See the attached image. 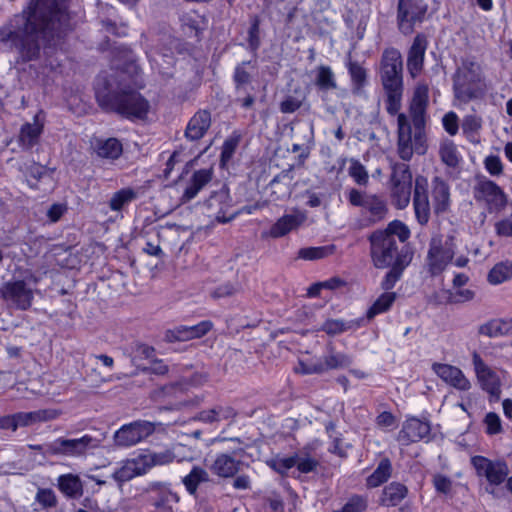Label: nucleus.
Returning a JSON list of instances; mask_svg holds the SVG:
<instances>
[{
	"label": "nucleus",
	"mask_w": 512,
	"mask_h": 512,
	"mask_svg": "<svg viewBox=\"0 0 512 512\" xmlns=\"http://www.w3.org/2000/svg\"><path fill=\"white\" fill-rule=\"evenodd\" d=\"M68 29L64 5L55 2L47 6L42 0H31L26 10L0 29V37L15 47L24 61H29L39 55L40 40L55 44Z\"/></svg>",
	"instance_id": "f257e3e1"
},
{
	"label": "nucleus",
	"mask_w": 512,
	"mask_h": 512,
	"mask_svg": "<svg viewBox=\"0 0 512 512\" xmlns=\"http://www.w3.org/2000/svg\"><path fill=\"white\" fill-rule=\"evenodd\" d=\"M429 103V87L426 84L416 85L409 105V114L414 126V134L404 113H399L398 124V154L403 160H410L413 153H425L424 127Z\"/></svg>",
	"instance_id": "f03ea898"
},
{
	"label": "nucleus",
	"mask_w": 512,
	"mask_h": 512,
	"mask_svg": "<svg viewBox=\"0 0 512 512\" xmlns=\"http://www.w3.org/2000/svg\"><path fill=\"white\" fill-rule=\"evenodd\" d=\"M408 226L400 220H393L386 229L373 232L369 236L371 259L376 268H387L397 262L403 254H410L407 250H399L395 237L400 243L410 238Z\"/></svg>",
	"instance_id": "7ed1b4c3"
},
{
	"label": "nucleus",
	"mask_w": 512,
	"mask_h": 512,
	"mask_svg": "<svg viewBox=\"0 0 512 512\" xmlns=\"http://www.w3.org/2000/svg\"><path fill=\"white\" fill-rule=\"evenodd\" d=\"M380 75L387 96L386 109L395 115L401 108L403 93L402 57L397 49L389 48L383 52Z\"/></svg>",
	"instance_id": "20e7f679"
},
{
	"label": "nucleus",
	"mask_w": 512,
	"mask_h": 512,
	"mask_svg": "<svg viewBox=\"0 0 512 512\" xmlns=\"http://www.w3.org/2000/svg\"><path fill=\"white\" fill-rule=\"evenodd\" d=\"M96 97L102 107L131 121L145 120L151 109L149 101L135 90L115 91L106 95L97 91Z\"/></svg>",
	"instance_id": "39448f33"
},
{
	"label": "nucleus",
	"mask_w": 512,
	"mask_h": 512,
	"mask_svg": "<svg viewBox=\"0 0 512 512\" xmlns=\"http://www.w3.org/2000/svg\"><path fill=\"white\" fill-rule=\"evenodd\" d=\"M489 88L478 63L466 60L458 68L453 85L454 96L458 101L468 103L472 100H482Z\"/></svg>",
	"instance_id": "423d86ee"
},
{
	"label": "nucleus",
	"mask_w": 512,
	"mask_h": 512,
	"mask_svg": "<svg viewBox=\"0 0 512 512\" xmlns=\"http://www.w3.org/2000/svg\"><path fill=\"white\" fill-rule=\"evenodd\" d=\"M39 281L40 278L32 270L26 269L19 278L14 277L1 286V297L15 308L27 310L32 305Z\"/></svg>",
	"instance_id": "0eeeda50"
},
{
	"label": "nucleus",
	"mask_w": 512,
	"mask_h": 512,
	"mask_svg": "<svg viewBox=\"0 0 512 512\" xmlns=\"http://www.w3.org/2000/svg\"><path fill=\"white\" fill-rule=\"evenodd\" d=\"M101 446V440L89 434L80 438L58 437L47 442L46 452L55 457L81 458Z\"/></svg>",
	"instance_id": "6e6552de"
},
{
	"label": "nucleus",
	"mask_w": 512,
	"mask_h": 512,
	"mask_svg": "<svg viewBox=\"0 0 512 512\" xmlns=\"http://www.w3.org/2000/svg\"><path fill=\"white\" fill-rule=\"evenodd\" d=\"M473 197L477 204L489 213H499L507 204L504 191L493 181L479 180L473 188Z\"/></svg>",
	"instance_id": "1a4fd4ad"
},
{
	"label": "nucleus",
	"mask_w": 512,
	"mask_h": 512,
	"mask_svg": "<svg viewBox=\"0 0 512 512\" xmlns=\"http://www.w3.org/2000/svg\"><path fill=\"white\" fill-rule=\"evenodd\" d=\"M391 199L394 206L404 209L411 199L412 174L408 165L395 164L391 174Z\"/></svg>",
	"instance_id": "9d476101"
},
{
	"label": "nucleus",
	"mask_w": 512,
	"mask_h": 512,
	"mask_svg": "<svg viewBox=\"0 0 512 512\" xmlns=\"http://www.w3.org/2000/svg\"><path fill=\"white\" fill-rule=\"evenodd\" d=\"M455 254L453 237L445 241L441 237H433L427 254V267L432 275L441 274L452 261Z\"/></svg>",
	"instance_id": "9b49d317"
},
{
	"label": "nucleus",
	"mask_w": 512,
	"mask_h": 512,
	"mask_svg": "<svg viewBox=\"0 0 512 512\" xmlns=\"http://www.w3.org/2000/svg\"><path fill=\"white\" fill-rule=\"evenodd\" d=\"M471 464L477 476L485 478L490 486H499L508 478L509 468L504 460L476 455L471 458Z\"/></svg>",
	"instance_id": "f8f14e48"
},
{
	"label": "nucleus",
	"mask_w": 512,
	"mask_h": 512,
	"mask_svg": "<svg viewBox=\"0 0 512 512\" xmlns=\"http://www.w3.org/2000/svg\"><path fill=\"white\" fill-rule=\"evenodd\" d=\"M155 431V424L146 420H137L128 424L122 425L114 433V442L120 447L134 446Z\"/></svg>",
	"instance_id": "ddd939ff"
},
{
	"label": "nucleus",
	"mask_w": 512,
	"mask_h": 512,
	"mask_svg": "<svg viewBox=\"0 0 512 512\" xmlns=\"http://www.w3.org/2000/svg\"><path fill=\"white\" fill-rule=\"evenodd\" d=\"M207 381L204 374H194L189 381L169 384L161 389V397L167 399L174 408L195 404L187 395L189 388L198 387Z\"/></svg>",
	"instance_id": "4468645a"
},
{
	"label": "nucleus",
	"mask_w": 512,
	"mask_h": 512,
	"mask_svg": "<svg viewBox=\"0 0 512 512\" xmlns=\"http://www.w3.org/2000/svg\"><path fill=\"white\" fill-rule=\"evenodd\" d=\"M427 12V5L423 0H399L397 21L399 30L411 34L416 23L422 22Z\"/></svg>",
	"instance_id": "2eb2a0df"
},
{
	"label": "nucleus",
	"mask_w": 512,
	"mask_h": 512,
	"mask_svg": "<svg viewBox=\"0 0 512 512\" xmlns=\"http://www.w3.org/2000/svg\"><path fill=\"white\" fill-rule=\"evenodd\" d=\"M474 371L481 388L490 396L498 399L501 394V380L476 351L472 354Z\"/></svg>",
	"instance_id": "dca6fc26"
},
{
	"label": "nucleus",
	"mask_w": 512,
	"mask_h": 512,
	"mask_svg": "<svg viewBox=\"0 0 512 512\" xmlns=\"http://www.w3.org/2000/svg\"><path fill=\"white\" fill-rule=\"evenodd\" d=\"M180 498L174 492L169 484H152L148 491L147 502L160 512H171L174 504L179 502Z\"/></svg>",
	"instance_id": "f3484780"
},
{
	"label": "nucleus",
	"mask_w": 512,
	"mask_h": 512,
	"mask_svg": "<svg viewBox=\"0 0 512 512\" xmlns=\"http://www.w3.org/2000/svg\"><path fill=\"white\" fill-rule=\"evenodd\" d=\"M428 181L423 176L415 179L413 208L417 222L424 226L430 219V203L427 193Z\"/></svg>",
	"instance_id": "a211bd4d"
},
{
	"label": "nucleus",
	"mask_w": 512,
	"mask_h": 512,
	"mask_svg": "<svg viewBox=\"0 0 512 512\" xmlns=\"http://www.w3.org/2000/svg\"><path fill=\"white\" fill-rule=\"evenodd\" d=\"M432 370L444 383L459 391H467L471 388L469 379L456 366L446 363H434Z\"/></svg>",
	"instance_id": "6ab92c4d"
},
{
	"label": "nucleus",
	"mask_w": 512,
	"mask_h": 512,
	"mask_svg": "<svg viewBox=\"0 0 512 512\" xmlns=\"http://www.w3.org/2000/svg\"><path fill=\"white\" fill-rule=\"evenodd\" d=\"M142 44L145 48V53L152 69L156 70L160 75L169 77L172 75V67L174 64V58L171 54L170 49H154L148 44V37L142 35Z\"/></svg>",
	"instance_id": "aec40b11"
},
{
	"label": "nucleus",
	"mask_w": 512,
	"mask_h": 512,
	"mask_svg": "<svg viewBox=\"0 0 512 512\" xmlns=\"http://www.w3.org/2000/svg\"><path fill=\"white\" fill-rule=\"evenodd\" d=\"M243 462L237 453H219L210 465V471L220 478H232L242 469Z\"/></svg>",
	"instance_id": "412c9836"
},
{
	"label": "nucleus",
	"mask_w": 512,
	"mask_h": 512,
	"mask_svg": "<svg viewBox=\"0 0 512 512\" xmlns=\"http://www.w3.org/2000/svg\"><path fill=\"white\" fill-rule=\"evenodd\" d=\"M430 434V424L418 418L407 419L399 432L398 440L403 445L418 442L428 438Z\"/></svg>",
	"instance_id": "4be33fe9"
},
{
	"label": "nucleus",
	"mask_w": 512,
	"mask_h": 512,
	"mask_svg": "<svg viewBox=\"0 0 512 512\" xmlns=\"http://www.w3.org/2000/svg\"><path fill=\"white\" fill-rule=\"evenodd\" d=\"M306 219L304 213L295 211L292 214H285L280 217L271 228L263 233L265 237L281 238L296 230Z\"/></svg>",
	"instance_id": "5701e85b"
},
{
	"label": "nucleus",
	"mask_w": 512,
	"mask_h": 512,
	"mask_svg": "<svg viewBox=\"0 0 512 512\" xmlns=\"http://www.w3.org/2000/svg\"><path fill=\"white\" fill-rule=\"evenodd\" d=\"M26 182L31 189L46 191L52 186L53 172L38 163H31L24 171Z\"/></svg>",
	"instance_id": "b1692460"
},
{
	"label": "nucleus",
	"mask_w": 512,
	"mask_h": 512,
	"mask_svg": "<svg viewBox=\"0 0 512 512\" xmlns=\"http://www.w3.org/2000/svg\"><path fill=\"white\" fill-rule=\"evenodd\" d=\"M426 49V37L423 34H418L414 38L407 58V69L413 78L417 77L423 69Z\"/></svg>",
	"instance_id": "393cba45"
},
{
	"label": "nucleus",
	"mask_w": 512,
	"mask_h": 512,
	"mask_svg": "<svg viewBox=\"0 0 512 512\" xmlns=\"http://www.w3.org/2000/svg\"><path fill=\"white\" fill-rule=\"evenodd\" d=\"M431 198L436 214L445 213L450 208V187L445 180L438 176L434 177L431 182Z\"/></svg>",
	"instance_id": "a878e982"
},
{
	"label": "nucleus",
	"mask_w": 512,
	"mask_h": 512,
	"mask_svg": "<svg viewBox=\"0 0 512 512\" xmlns=\"http://www.w3.org/2000/svg\"><path fill=\"white\" fill-rule=\"evenodd\" d=\"M93 152L102 159L116 160L123 152V145L117 138L95 137L91 140Z\"/></svg>",
	"instance_id": "bb28decb"
},
{
	"label": "nucleus",
	"mask_w": 512,
	"mask_h": 512,
	"mask_svg": "<svg viewBox=\"0 0 512 512\" xmlns=\"http://www.w3.org/2000/svg\"><path fill=\"white\" fill-rule=\"evenodd\" d=\"M211 126V114L207 110H199L189 120L185 136L191 141L201 139Z\"/></svg>",
	"instance_id": "cd10ccee"
},
{
	"label": "nucleus",
	"mask_w": 512,
	"mask_h": 512,
	"mask_svg": "<svg viewBox=\"0 0 512 512\" xmlns=\"http://www.w3.org/2000/svg\"><path fill=\"white\" fill-rule=\"evenodd\" d=\"M479 335L498 338L512 335V317L493 318L478 327Z\"/></svg>",
	"instance_id": "c85d7f7f"
},
{
	"label": "nucleus",
	"mask_w": 512,
	"mask_h": 512,
	"mask_svg": "<svg viewBox=\"0 0 512 512\" xmlns=\"http://www.w3.org/2000/svg\"><path fill=\"white\" fill-rule=\"evenodd\" d=\"M212 177V168L199 169L195 171L181 196V201L185 203L194 199L198 193L211 181Z\"/></svg>",
	"instance_id": "c756f323"
},
{
	"label": "nucleus",
	"mask_w": 512,
	"mask_h": 512,
	"mask_svg": "<svg viewBox=\"0 0 512 512\" xmlns=\"http://www.w3.org/2000/svg\"><path fill=\"white\" fill-rule=\"evenodd\" d=\"M41 111L33 118V123H26L21 127L19 142L25 149H31L35 146L43 132L44 123L40 119Z\"/></svg>",
	"instance_id": "7c9ffc66"
},
{
	"label": "nucleus",
	"mask_w": 512,
	"mask_h": 512,
	"mask_svg": "<svg viewBox=\"0 0 512 512\" xmlns=\"http://www.w3.org/2000/svg\"><path fill=\"white\" fill-rule=\"evenodd\" d=\"M146 473L140 457L123 461L121 466L114 470L112 478L119 484L127 482L136 476Z\"/></svg>",
	"instance_id": "2f4dec72"
},
{
	"label": "nucleus",
	"mask_w": 512,
	"mask_h": 512,
	"mask_svg": "<svg viewBox=\"0 0 512 512\" xmlns=\"http://www.w3.org/2000/svg\"><path fill=\"white\" fill-rule=\"evenodd\" d=\"M16 430L19 427H25L37 422L47 421L57 417L55 410H38L32 412H18L13 414Z\"/></svg>",
	"instance_id": "473e14b6"
},
{
	"label": "nucleus",
	"mask_w": 512,
	"mask_h": 512,
	"mask_svg": "<svg viewBox=\"0 0 512 512\" xmlns=\"http://www.w3.org/2000/svg\"><path fill=\"white\" fill-rule=\"evenodd\" d=\"M322 368L324 372L334 369L347 368L353 363V359L350 355L335 351L332 345L327 347V353L323 357Z\"/></svg>",
	"instance_id": "72a5a7b5"
},
{
	"label": "nucleus",
	"mask_w": 512,
	"mask_h": 512,
	"mask_svg": "<svg viewBox=\"0 0 512 512\" xmlns=\"http://www.w3.org/2000/svg\"><path fill=\"white\" fill-rule=\"evenodd\" d=\"M182 448L183 447L179 445L174 447L173 451L165 449L158 452L142 454L139 457L143 466L147 470L155 465H166L171 463L177 457V451Z\"/></svg>",
	"instance_id": "f704fd0d"
},
{
	"label": "nucleus",
	"mask_w": 512,
	"mask_h": 512,
	"mask_svg": "<svg viewBox=\"0 0 512 512\" xmlns=\"http://www.w3.org/2000/svg\"><path fill=\"white\" fill-rule=\"evenodd\" d=\"M407 493L408 489L405 485L392 482L383 489L380 503L387 507L396 506L407 496Z\"/></svg>",
	"instance_id": "c9c22d12"
},
{
	"label": "nucleus",
	"mask_w": 512,
	"mask_h": 512,
	"mask_svg": "<svg viewBox=\"0 0 512 512\" xmlns=\"http://www.w3.org/2000/svg\"><path fill=\"white\" fill-rule=\"evenodd\" d=\"M180 21L184 33L190 37H197L206 24L205 18L193 10L184 12L180 17Z\"/></svg>",
	"instance_id": "e433bc0d"
},
{
	"label": "nucleus",
	"mask_w": 512,
	"mask_h": 512,
	"mask_svg": "<svg viewBox=\"0 0 512 512\" xmlns=\"http://www.w3.org/2000/svg\"><path fill=\"white\" fill-rule=\"evenodd\" d=\"M411 254H403L397 258V262L391 266L390 271L386 274L382 281V288L385 290L392 289L396 282L400 279L403 270L410 264Z\"/></svg>",
	"instance_id": "4c0bfd02"
},
{
	"label": "nucleus",
	"mask_w": 512,
	"mask_h": 512,
	"mask_svg": "<svg viewBox=\"0 0 512 512\" xmlns=\"http://www.w3.org/2000/svg\"><path fill=\"white\" fill-rule=\"evenodd\" d=\"M361 326L360 319L343 320V319H327L321 326L320 330L330 336H335L349 330H356Z\"/></svg>",
	"instance_id": "58836bf2"
},
{
	"label": "nucleus",
	"mask_w": 512,
	"mask_h": 512,
	"mask_svg": "<svg viewBox=\"0 0 512 512\" xmlns=\"http://www.w3.org/2000/svg\"><path fill=\"white\" fill-rule=\"evenodd\" d=\"M58 487L69 498L80 496L83 490L80 478L73 474L61 475L58 478Z\"/></svg>",
	"instance_id": "ea45409f"
},
{
	"label": "nucleus",
	"mask_w": 512,
	"mask_h": 512,
	"mask_svg": "<svg viewBox=\"0 0 512 512\" xmlns=\"http://www.w3.org/2000/svg\"><path fill=\"white\" fill-rule=\"evenodd\" d=\"M510 279H512V261L509 260L495 264L487 276L491 285H499Z\"/></svg>",
	"instance_id": "a19ab883"
},
{
	"label": "nucleus",
	"mask_w": 512,
	"mask_h": 512,
	"mask_svg": "<svg viewBox=\"0 0 512 512\" xmlns=\"http://www.w3.org/2000/svg\"><path fill=\"white\" fill-rule=\"evenodd\" d=\"M209 475L207 471L201 467L194 466L189 474H187L182 479V483L184 484L187 492L190 495H195L198 489L199 484L208 482Z\"/></svg>",
	"instance_id": "79ce46f5"
},
{
	"label": "nucleus",
	"mask_w": 512,
	"mask_h": 512,
	"mask_svg": "<svg viewBox=\"0 0 512 512\" xmlns=\"http://www.w3.org/2000/svg\"><path fill=\"white\" fill-rule=\"evenodd\" d=\"M392 466L389 459H382L374 472L368 476L366 484L369 488H375L386 482L391 476Z\"/></svg>",
	"instance_id": "37998d69"
},
{
	"label": "nucleus",
	"mask_w": 512,
	"mask_h": 512,
	"mask_svg": "<svg viewBox=\"0 0 512 512\" xmlns=\"http://www.w3.org/2000/svg\"><path fill=\"white\" fill-rule=\"evenodd\" d=\"M462 132L466 138L473 143L479 141L478 135L482 128V119L477 115H466L461 124Z\"/></svg>",
	"instance_id": "c03bdc74"
},
{
	"label": "nucleus",
	"mask_w": 512,
	"mask_h": 512,
	"mask_svg": "<svg viewBox=\"0 0 512 512\" xmlns=\"http://www.w3.org/2000/svg\"><path fill=\"white\" fill-rule=\"evenodd\" d=\"M396 299V294L394 292H384L382 293L372 304V306L367 311V318L372 319L375 316L385 313L388 311L392 304Z\"/></svg>",
	"instance_id": "a18cd8bd"
},
{
	"label": "nucleus",
	"mask_w": 512,
	"mask_h": 512,
	"mask_svg": "<svg viewBox=\"0 0 512 512\" xmlns=\"http://www.w3.org/2000/svg\"><path fill=\"white\" fill-rule=\"evenodd\" d=\"M136 198V192L132 188H123L113 194L109 201L112 211H121Z\"/></svg>",
	"instance_id": "49530a36"
},
{
	"label": "nucleus",
	"mask_w": 512,
	"mask_h": 512,
	"mask_svg": "<svg viewBox=\"0 0 512 512\" xmlns=\"http://www.w3.org/2000/svg\"><path fill=\"white\" fill-rule=\"evenodd\" d=\"M297 455L290 457H272L265 461L266 465L275 472L286 475L296 465Z\"/></svg>",
	"instance_id": "de8ad7c7"
},
{
	"label": "nucleus",
	"mask_w": 512,
	"mask_h": 512,
	"mask_svg": "<svg viewBox=\"0 0 512 512\" xmlns=\"http://www.w3.org/2000/svg\"><path fill=\"white\" fill-rule=\"evenodd\" d=\"M440 156L442 161L450 167H456L461 160L458 148L452 141H445L441 144Z\"/></svg>",
	"instance_id": "09e8293b"
},
{
	"label": "nucleus",
	"mask_w": 512,
	"mask_h": 512,
	"mask_svg": "<svg viewBox=\"0 0 512 512\" xmlns=\"http://www.w3.org/2000/svg\"><path fill=\"white\" fill-rule=\"evenodd\" d=\"M240 142V135L233 133L223 143L221 149L220 162L221 166L225 167L232 159Z\"/></svg>",
	"instance_id": "8fccbe9b"
},
{
	"label": "nucleus",
	"mask_w": 512,
	"mask_h": 512,
	"mask_svg": "<svg viewBox=\"0 0 512 512\" xmlns=\"http://www.w3.org/2000/svg\"><path fill=\"white\" fill-rule=\"evenodd\" d=\"M333 251V246L306 247L299 250L298 257L304 260H318L331 255Z\"/></svg>",
	"instance_id": "3c124183"
},
{
	"label": "nucleus",
	"mask_w": 512,
	"mask_h": 512,
	"mask_svg": "<svg viewBox=\"0 0 512 512\" xmlns=\"http://www.w3.org/2000/svg\"><path fill=\"white\" fill-rule=\"evenodd\" d=\"M316 85L319 87V89L325 91L336 88V81L330 67L320 66L317 69Z\"/></svg>",
	"instance_id": "603ef678"
},
{
	"label": "nucleus",
	"mask_w": 512,
	"mask_h": 512,
	"mask_svg": "<svg viewBox=\"0 0 512 512\" xmlns=\"http://www.w3.org/2000/svg\"><path fill=\"white\" fill-rule=\"evenodd\" d=\"M364 209L370 212L374 221L384 218L387 212L385 202L374 195H369V197H367Z\"/></svg>",
	"instance_id": "864d4df0"
},
{
	"label": "nucleus",
	"mask_w": 512,
	"mask_h": 512,
	"mask_svg": "<svg viewBox=\"0 0 512 512\" xmlns=\"http://www.w3.org/2000/svg\"><path fill=\"white\" fill-rule=\"evenodd\" d=\"M348 169L349 176L359 185H366L368 182V172L365 167L357 159H350Z\"/></svg>",
	"instance_id": "5fc2aeb1"
},
{
	"label": "nucleus",
	"mask_w": 512,
	"mask_h": 512,
	"mask_svg": "<svg viewBox=\"0 0 512 512\" xmlns=\"http://www.w3.org/2000/svg\"><path fill=\"white\" fill-rule=\"evenodd\" d=\"M35 501L40 504L43 509L54 508L57 505V497L52 489H38Z\"/></svg>",
	"instance_id": "6e6d98bb"
},
{
	"label": "nucleus",
	"mask_w": 512,
	"mask_h": 512,
	"mask_svg": "<svg viewBox=\"0 0 512 512\" xmlns=\"http://www.w3.org/2000/svg\"><path fill=\"white\" fill-rule=\"evenodd\" d=\"M165 340L168 342L190 340L188 326L181 325L165 332Z\"/></svg>",
	"instance_id": "4d7b16f0"
},
{
	"label": "nucleus",
	"mask_w": 512,
	"mask_h": 512,
	"mask_svg": "<svg viewBox=\"0 0 512 512\" xmlns=\"http://www.w3.org/2000/svg\"><path fill=\"white\" fill-rule=\"evenodd\" d=\"M442 125L449 135H456L459 130V118L457 114L453 111L446 113L442 118Z\"/></svg>",
	"instance_id": "13d9d810"
},
{
	"label": "nucleus",
	"mask_w": 512,
	"mask_h": 512,
	"mask_svg": "<svg viewBox=\"0 0 512 512\" xmlns=\"http://www.w3.org/2000/svg\"><path fill=\"white\" fill-rule=\"evenodd\" d=\"M485 169L492 176H498L503 172V164L499 156L489 155L484 161Z\"/></svg>",
	"instance_id": "bf43d9fd"
},
{
	"label": "nucleus",
	"mask_w": 512,
	"mask_h": 512,
	"mask_svg": "<svg viewBox=\"0 0 512 512\" xmlns=\"http://www.w3.org/2000/svg\"><path fill=\"white\" fill-rule=\"evenodd\" d=\"M484 423L486 425V432L489 435L498 434L502 430L500 417L496 413H488L485 416Z\"/></svg>",
	"instance_id": "052dcab7"
},
{
	"label": "nucleus",
	"mask_w": 512,
	"mask_h": 512,
	"mask_svg": "<svg viewBox=\"0 0 512 512\" xmlns=\"http://www.w3.org/2000/svg\"><path fill=\"white\" fill-rule=\"evenodd\" d=\"M367 508V501L361 496H353L342 507L343 512H363Z\"/></svg>",
	"instance_id": "680f3d73"
},
{
	"label": "nucleus",
	"mask_w": 512,
	"mask_h": 512,
	"mask_svg": "<svg viewBox=\"0 0 512 512\" xmlns=\"http://www.w3.org/2000/svg\"><path fill=\"white\" fill-rule=\"evenodd\" d=\"M212 327V322L208 320L201 321L196 325L188 326L190 340L204 336L212 329Z\"/></svg>",
	"instance_id": "e2e57ef3"
},
{
	"label": "nucleus",
	"mask_w": 512,
	"mask_h": 512,
	"mask_svg": "<svg viewBox=\"0 0 512 512\" xmlns=\"http://www.w3.org/2000/svg\"><path fill=\"white\" fill-rule=\"evenodd\" d=\"M433 485L438 493L446 495L452 489V480L445 475L436 474L433 477Z\"/></svg>",
	"instance_id": "0e129e2a"
},
{
	"label": "nucleus",
	"mask_w": 512,
	"mask_h": 512,
	"mask_svg": "<svg viewBox=\"0 0 512 512\" xmlns=\"http://www.w3.org/2000/svg\"><path fill=\"white\" fill-rule=\"evenodd\" d=\"M318 465V461L310 456L306 457H299L297 455V462L296 465L297 469L301 473H310L316 469Z\"/></svg>",
	"instance_id": "69168bd1"
},
{
	"label": "nucleus",
	"mask_w": 512,
	"mask_h": 512,
	"mask_svg": "<svg viewBox=\"0 0 512 512\" xmlns=\"http://www.w3.org/2000/svg\"><path fill=\"white\" fill-rule=\"evenodd\" d=\"M238 288L232 283H224L213 290L211 296L215 299L229 297L237 292Z\"/></svg>",
	"instance_id": "338daca9"
},
{
	"label": "nucleus",
	"mask_w": 512,
	"mask_h": 512,
	"mask_svg": "<svg viewBox=\"0 0 512 512\" xmlns=\"http://www.w3.org/2000/svg\"><path fill=\"white\" fill-rule=\"evenodd\" d=\"M348 70L353 83L356 85H361L364 82L366 73L362 66H360L358 63L351 62L349 64Z\"/></svg>",
	"instance_id": "774afa93"
}]
</instances>
